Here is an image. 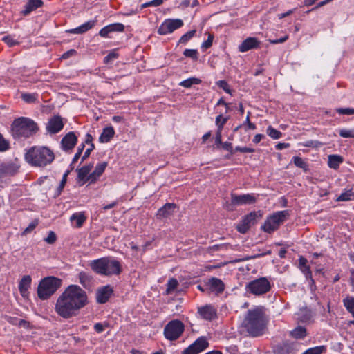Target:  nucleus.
<instances>
[{
  "instance_id": "obj_56",
  "label": "nucleus",
  "mask_w": 354,
  "mask_h": 354,
  "mask_svg": "<svg viewBox=\"0 0 354 354\" xmlns=\"http://www.w3.org/2000/svg\"><path fill=\"white\" fill-rule=\"evenodd\" d=\"M95 149V145L93 143H91V145L89 148H88L86 151L84 152V154L82 157L81 162H84L85 160H86L88 156H90L91 151Z\"/></svg>"
},
{
  "instance_id": "obj_24",
  "label": "nucleus",
  "mask_w": 354,
  "mask_h": 354,
  "mask_svg": "<svg viewBox=\"0 0 354 354\" xmlns=\"http://www.w3.org/2000/svg\"><path fill=\"white\" fill-rule=\"evenodd\" d=\"M222 118V115H219L216 118V124L218 126V130L216 133V144L217 145L222 144V140H221V132L222 129L223 128V126L227 122L228 118H223V121L221 124H219V120Z\"/></svg>"
},
{
  "instance_id": "obj_7",
  "label": "nucleus",
  "mask_w": 354,
  "mask_h": 354,
  "mask_svg": "<svg viewBox=\"0 0 354 354\" xmlns=\"http://www.w3.org/2000/svg\"><path fill=\"white\" fill-rule=\"evenodd\" d=\"M257 196L253 194H231V201L226 202L225 208L229 211L234 210L235 207L241 205H252L256 203Z\"/></svg>"
},
{
  "instance_id": "obj_32",
  "label": "nucleus",
  "mask_w": 354,
  "mask_h": 354,
  "mask_svg": "<svg viewBox=\"0 0 354 354\" xmlns=\"http://www.w3.org/2000/svg\"><path fill=\"white\" fill-rule=\"evenodd\" d=\"M290 335L295 339H301L306 337V330L303 326H297L290 332Z\"/></svg>"
},
{
  "instance_id": "obj_23",
  "label": "nucleus",
  "mask_w": 354,
  "mask_h": 354,
  "mask_svg": "<svg viewBox=\"0 0 354 354\" xmlns=\"http://www.w3.org/2000/svg\"><path fill=\"white\" fill-rule=\"evenodd\" d=\"M274 352L275 354H293L294 348L292 344L283 342L277 345L274 348Z\"/></svg>"
},
{
  "instance_id": "obj_31",
  "label": "nucleus",
  "mask_w": 354,
  "mask_h": 354,
  "mask_svg": "<svg viewBox=\"0 0 354 354\" xmlns=\"http://www.w3.org/2000/svg\"><path fill=\"white\" fill-rule=\"evenodd\" d=\"M86 217L84 215V213L82 212L74 213L70 218L71 221L76 222V227H81L83 223L85 222Z\"/></svg>"
},
{
  "instance_id": "obj_10",
  "label": "nucleus",
  "mask_w": 354,
  "mask_h": 354,
  "mask_svg": "<svg viewBox=\"0 0 354 354\" xmlns=\"http://www.w3.org/2000/svg\"><path fill=\"white\" fill-rule=\"evenodd\" d=\"M183 25V21L181 19H167L158 28V32L160 35H166L171 33L175 30L180 28Z\"/></svg>"
},
{
  "instance_id": "obj_18",
  "label": "nucleus",
  "mask_w": 354,
  "mask_h": 354,
  "mask_svg": "<svg viewBox=\"0 0 354 354\" xmlns=\"http://www.w3.org/2000/svg\"><path fill=\"white\" fill-rule=\"evenodd\" d=\"M113 295V289H97L96 300L99 304L106 303Z\"/></svg>"
},
{
  "instance_id": "obj_6",
  "label": "nucleus",
  "mask_w": 354,
  "mask_h": 354,
  "mask_svg": "<svg viewBox=\"0 0 354 354\" xmlns=\"http://www.w3.org/2000/svg\"><path fill=\"white\" fill-rule=\"evenodd\" d=\"M289 216L288 210L277 212L267 218L261 229L266 232L272 233L277 230Z\"/></svg>"
},
{
  "instance_id": "obj_54",
  "label": "nucleus",
  "mask_w": 354,
  "mask_h": 354,
  "mask_svg": "<svg viewBox=\"0 0 354 354\" xmlns=\"http://www.w3.org/2000/svg\"><path fill=\"white\" fill-rule=\"evenodd\" d=\"M336 111L339 114L353 115L354 114V109L351 108H338Z\"/></svg>"
},
{
  "instance_id": "obj_57",
  "label": "nucleus",
  "mask_w": 354,
  "mask_h": 354,
  "mask_svg": "<svg viewBox=\"0 0 354 354\" xmlns=\"http://www.w3.org/2000/svg\"><path fill=\"white\" fill-rule=\"evenodd\" d=\"M118 54L115 53V51H112L110 53L108 54L107 56L104 57V62L109 63L110 61L118 58Z\"/></svg>"
},
{
  "instance_id": "obj_17",
  "label": "nucleus",
  "mask_w": 354,
  "mask_h": 354,
  "mask_svg": "<svg viewBox=\"0 0 354 354\" xmlns=\"http://www.w3.org/2000/svg\"><path fill=\"white\" fill-rule=\"evenodd\" d=\"M19 167L14 163H3L0 165V178L13 176L18 171Z\"/></svg>"
},
{
  "instance_id": "obj_30",
  "label": "nucleus",
  "mask_w": 354,
  "mask_h": 354,
  "mask_svg": "<svg viewBox=\"0 0 354 354\" xmlns=\"http://www.w3.org/2000/svg\"><path fill=\"white\" fill-rule=\"evenodd\" d=\"M203 292L207 290V294L212 299L216 297L224 298L226 294L224 292L225 289H200Z\"/></svg>"
},
{
  "instance_id": "obj_15",
  "label": "nucleus",
  "mask_w": 354,
  "mask_h": 354,
  "mask_svg": "<svg viewBox=\"0 0 354 354\" xmlns=\"http://www.w3.org/2000/svg\"><path fill=\"white\" fill-rule=\"evenodd\" d=\"M77 138L74 132L68 133L61 141L62 147L64 151L72 149L76 145Z\"/></svg>"
},
{
  "instance_id": "obj_22",
  "label": "nucleus",
  "mask_w": 354,
  "mask_h": 354,
  "mask_svg": "<svg viewBox=\"0 0 354 354\" xmlns=\"http://www.w3.org/2000/svg\"><path fill=\"white\" fill-rule=\"evenodd\" d=\"M245 288H271V284L266 277H260L248 283Z\"/></svg>"
},
{
  "instance_id": "obj_1",
  "label": "nucleus",
  "mask_w": 354,
  "mask_h": 354,
  "mask_svg": "<svg viewBox=\"0 0 354 354\" xmlns=\"http://www.w3.org/2000/svg\"><path fill=\"white\" fill-rule=\"evenodd\" d=\"M87 304L88 297L82 289H65L57 299L55 310L61 317L68 319L76 316Z\"/></svg>"
},
{
  "instance_id": "obj_42",
  "label": "nucleus",
  "mask_w": 354,
  "mask_h": 354,
  "mask_svg": "<svg viewBox=\"0 0 354 354\" xmlns=\"http://www.w3.org/2000/svg\"><path fill=\"white\" fill-rule=\"evenodd\" d=\"M183 55L187 57L192 58L193 60H197L198 58V53L195 49H186L183 52Z\"/></svg>"
},
{
  "instance_id": "obj_5",
  "label": "nucleus",
  "mask_w": 354,
  "mask_h": 354,
  "mask_svg": "<svg viewBox=\"0 0 354 354\" xmlns=\"http://www.w3.org/2000/svg\"><path fill=\"white\" fill-rule=\"evenodd\" d=\"M91 269L102 275H118L121 272L120 263L112 257H102L90 263Z\"/></svg>"
},
{
  "instance_id": "obj_47",
  "label": "nucleus",
  "mask_w": 354,
  "mask_h": 354,
  "mask_svg": "<svg viewBox=\"0 0 354 354\" xmlns=\"http://www.w3.org/2000/svg\"><path fill=\"white\" fill-rule=\"evenodd\" d=\"M195 33L196 30H194L187 32L180 37L179 42L183 44L187 43L189 39H191L194 37Z\"/></svg>"
},
{
  "instance_id": "obj_37",
  "label": "nucleus",
  "mask_w": 354,
  "mask_h": 354,
  "mask_svg": "<svg viewBox=\"0 0 354 354\" xmlns=\"http://www.w3.org/2000/svg\"><path fill=\"white\" fill-rule=\"evenodd\" d=\"M326 351V346H319L313 348H310L305 351L302 354H322Z\"/></svg>"
},
{
  "instance_id": "obj_2",
  "label": "nucleus",
  "mask_w": 354,
  "mask_h": 354,
  "mask_svg": "<svg viewBox=\"0 0 354 354\" xmlns=\"http://www.w3.org/2000/svg\"><path fill=\"white\" fill-rule=\"evenodd\" d=\"M39 130L37 124L32 120L21 117L15 119L11 125L12 135L15 139H26L35 135Z\"/></svg>"
},
{
  "instance_id": "obj_12",
  "label": "nucleus",
  "mask_w": 354,
  "mask_h": 354,
  "mask_svg": "<svg viewBox=\"0 0 354 354\" xmlns=\"http://www.w3.org/2000/svg\"><path fill=\"white\" fill-rule=\"evenodd\" d=\"M198 313L203 319L211 321L216 317V309L211 305H205L198 308Z\"/></svg>"
},
{
  "instance_id": "obj_46",
  "label": "nucleus",
  "mask_w": 354,
  "mask_h": 354,
  "mask_svg": "<svg viewBox=\"0 0 354 354\" xmlns=\"http://www.w3.org/2000/svg\"><path fill=\"white\" fill-rule=\"evenodd\" d=\"M80 281L84 287L90 286L91 278L84 272L80 273Z\"/></svg>"
},
{
  "instance_id": "obj_13",
  "label": "nucleus",
  "mask_w": 354,
  "mask_h": 354,
  "mask_svg": "<svg viewBox=\"0 0 354 354\" xmlns=\"http://www.w3.org/2000/svg\"><path fill=\"white\" fill-rule=\"evenodd\" d=\"M62 280L57 277L50 276L42 279L37 288H60Z\"/></svg>"
},
{
  "instance_id": "obj_64",
  "label": "nucleus",
  "mask_w": 354,
  "mask_h": 354,
  "mask_svg": "<svg viewBox=\"0 0 354 354\" xmlns=\"http://www.w3.org/2000/svg\"><path fill=\"white\" fill-rule=\"evenodd\" d=\"M178 286V282L177 279H176L174 278H171L167 282V288H177Z\"/></svg>"
},
{
  "instance_id": "obj_40",
  "label": "nucleus",
  "mask_w": 354,
  "mask_h": 354,
  "mask_svg": "<svg viewBox=\"0 0 354 354\" xmlns=\"http://www.w3.org/2000/svg\"><path fill=\"white\" fill-rule=\"evenodd\" d=\"M207 284L209 285L210 288H224L225 286L223 282L221 279L215 277L209 279Z\"/></svg>"
},
{
  "instance_id": "obj_60",
  "label": "nucleus",
  "mask_w": 354,
  "mask_h": 354,
  "mask_svg": "<svg viewBox=\"0 0 354 354\" xmlns=\"http://www.w3.org/2000/svg\"><path fill=\"white\" fill-rule=\"evenodd\" d=\"M288 39V35H286L284 37L278 39H269V42L272 44H278L285 42Z\"/></svg>"
},
{
  "instance_id": "obj_55",
  "label": "nucleus",
  "mask_w": 354,
  "mask_h": 354,
  "mask_svg": "<svg viewBox=\"0 0 354 354\" xmlns=\"http://www.w3.org/2000/svg\"><path fill=\"white\" fill-rule=\"evenodd\" d=\"M84 144L82 143L81 145L79 146L78 149H77V153L75 154L73 158V160H72V164L76 162L78 159L80 158V157L82 155V153L84 150Z\"/></svg>"
},
{
  "instance_id": "obj_45",
  "label": "nucleus",
  "mask_w": 354,
  "mask_h": 354,
  "mask_svg": "<svg viewBox=\"0 0 354 354\" xmlns=\"http://www.w3.org/2000/svg\"><path fill=\"white\" fill-rule=\"evenodd\" d=\"M303 145L304 147H307L319 148V147H322L323 145H324V143L320 141H318V140H310L306 141L305 143H304Z\"/></svg>"
},
{
  "instance_id": "obj_48",
  "label": "nucleus",
  "mask_w": 354,
  "mask_h": 354,
  "mask_svg": "<svg viewBox=\"0 0 354 354\" xmlns=\"http://www.w3.org/2000/svg\"><path fill=\"white\" fill-rule=\"evenodd\" d=\"M293 162L297 167L306 169L307 165L301 158L298 156L293 157Z\"/></svg>"
},
{
  "instance_id": "obj_3",
  "label": "nucleus",
  "mask_w": 354,
  "mask_h": 354,
  "mask_svg": "<svg viewBox=\"0 0 354 354\" xmlns=\"http://www.w3.org/2000/svg\"><path fill=\"white\" fill-rule=\"evenodd\" d=\"M243 326L252 337L262 335L266 327V320L263 312L259 309L249 310L243 321Z\"/></svg>"
},
{
  "instance_id": "obj_36",
  "label": "nucleus",
  "mask_w": 354,
  "mask_h": 354,
  "mask_svg": "<svg viewBox=\"0 0 354 354\" xmlns=\"http://www.w3.org/2000/svg\"><path fill=\"white\" fill-rule=\"evenodd\" d=\"M354 199V192L352 189L346 190L342 193L337 198V201H348Z\"/></svg>"
},
{
  "instance_id": "obj_16",
  "label": "nucleus",
  "mask_w": 354,
  "mask_h": 354,
  "mask_svg": "<svg viewBox=\"0 0 354 354\" xmlns=\"http://www.w3.org/2000/svg\"><path fill=\"white\" fill-rule=\"evenodd\" d=\"M260 41L254 37H248L245 39L239 46L240 52H246L249 50L259 47Z\"/></svg>"
},
{
  "instance_id": "obj_33",
  "label": "nucleus",
  "mask_w": 354,
  "mask_h": 354,
  "mask_svg": "<svg viewBox=\"0 0 354 354\" xmlns=\"http://www.w3.org/2000/svg\"><path fill=\"white\" fill-rule=\"evenodd\" d=\"M37 295L38 297L42 299L45 300L50 297L57 289H37Z\"/></svg>"
},
{
  "instance_id": "obj_14",
  "label": "nucleus",
  "mask_w": 354,
  "mask_h": 354,
  "mask_svg": "<svg viewBox=\"0 0 354 354\" xmlns=\"http://www.w3.org/2000/svg\"><path fill=\"white\" fill-rule=\"evenodd\" d=\"M177 206L175 203H166L163 207L160 208L157 212V218L158 219L167 218L172 216Z\"/></svg>"
},
{
  "instance_id": "obj_35",
  "label": "nucleus",
  "mask_w": 354,
  "mask_h": 354,
  "mask_svg": "<svg viewBox=\"0 0 354 354\" xmlns=\"http://www.w3.org/2000/svg\"><path fill=\"white\" fill-rule=\"evenodd\" d=\"M201 82V80L200 79H198L196 77H191V78H188L185 80L182 81L181 82H180L179 85L183 87L189 88L192 87V85L199 84Z\"/></svg>"
},
{
  "instance_id": "obj_26",
  "label": "nucleus",
  "mask_w": 354,
  "mask_h": 354,
  "mask_svg": "<svg viewBox=\"0 0 354 354\" xmlns=\"http://www.w3.org/2000/svg\"><path fill=\"white\" fill-rule=\"evenodd\" d=\"M192 345L194 347L198 353H199L208 347L209 343L205 337L201 336L192 343Z\"/></svg>"
},
{
  "instance_id": "obj_9",
  "label": "nucleus",
  "mask_w": 354,
  "mask_h": 354,
  "mask_svg": "<svg viewBox=\"0 0 354 354\" xmlns=\"http://www.w3.org/2000/svg\"><path fill=\"white\" fill-rule=\"evenodd\" d=\"M261 217V214L260 211L250 212L243 218L237 225L236 230L241 234L246 233L257 223V220Z\"/></svg>"
},
{
  "instance_id": "obj_53",
  "label": "nucleus",
  "mask_w": 354,
  "mask_h": 354,
  "mask_svg": "<svg viewBox=\"0 0 354 354\" xmlns=\"http://www.w3.org/2000/svg\"><path fill=\"white\" fill-rule=\"evenodd\" d=\"M9 148V143L0 133V151H4Z\"/></svg>"
},
{
  "instance_id": "obj_21",
  "label": "nucleus",
  "mask_w": 354,
  "mask_h": 354,
  "mask_svg": "<svg viewBox=\"0 0 354 354\" xmlns=\"http://www.w3.org/2000/svg\"><path fill=\"white\" fill-rule=\"evenodd\" d=\"M93 167V164H88L76 169V171L77 172V179L79 181L82 182V185L86 183V179L89 175Z\"/></svg>"
},
{
  "instance_id": "obj_43",
  "label": "nucleus",
  "mask_w": 354,
  "mask_h": 354,
  "mask_svg": "<svg viewBox=\"0 0 354 354\" xmlns=\"http://www.w3.org/2000/svg\"><path fill=\"white\" fill-rule=\"evenodd\" d=\"M32 279L29 275H25L21 279L18 288H28L31 285Z\"/></svg>"
},
{
  "instance_id": "obj_19",
  "label": "nucleus",
  "mask_w": 354,
  "mask_h": 354,
  "mask_svg": "<svg viewBox=\"0 0 354 354\" xmlns=\"http://www.w3.org/2000/svg\"><path fill=\"white\" fill-rule=\"evenodd\" d=\"M96 22V20L88 21L83 24L80 26L73 29H71L67 32L73 34H83L87 32L88 30H91L95 25Z\"/></svg>"
},
{
  "instance_id": "obj_8",
  "label": "nucleus",
  "mask_w": 354,
  "mask_h": 354,
  "mask_svg": "<svg viewBox=\"0 0 354 354\" xmlns=\"http://www.w3.org/2000/svg\"><path fill=\"white\" fill-rule=\"evenodd\" d=\"M184 331L183 324L178 320L169 322L164 328V335L166 339L173 341L180 337Z\"/></svg>"
},
{
  "instance_id": "obj_25",
  "label": "nucleus",
  "mask_w": 354,
  "mask_h": 354,
  "mask_svg": "<svg viewBox=\"0 0 354 354\" xmlns=\"http://www.w3.org/2000/svg\"><path fill=\"white\" fill-rule=\"evenodd\" d=\"M42 0H28L25 6V10L23 11L24 15L30 14L32 10L40 8L43 5Z\"/></svg>"
},
{
  "instance_id": "obj_11",
  "label": "nucleus",
  "mask_w": 354,
  "mask_h": 354,
  "mask_svg": "<svg viewBox=\"0 0 354 354\" xmlns=\"http://www.w3.org/2000/svg\"><path fill=\"white\" fill-rule=\"evenodd\" d=\"M63 127L62 118L59 115H55L49 120L46 129L50 133L55 134L60 131Z\"/></svg>"
},
{
  "instance_id": "obj_62",
  "label": "nucleus",
  "mask_w": 354,
  "mask_h": 354,
  "mask_svg": "<svg viewBox=\"0 0 354 354\" xmlns=\"http://www.w3.org/2000/svg\"><path fill=\"white\" fill-rule=\"evenodd\" d=\"M182 354H198L194 347L191 344L187 348H185Z\"/></svg>"
},
{
  "instance_id": "obj_34",
  "label": "nucleus",
  "mask_w": 354,
  "mask_h": 354,
  "mask_svg": "<svg viewBox=\"0 0 354 354\" xmlns=\"http://www.w3.org/2000/svg\"><path fill=\"white\" fill-rule=\"evenodd\" d=\"M344 306L354 317V297H346L343 299Z\"/></svg>"
},
{
  "instance_id": "obj_59",
  "label": "nucleus",
  "mask_w": 354,
  "mask_h": 354,
  "mask_svg": "<svg viewBox=\"0 0 354 354\" xmlns=\"http://www.w3.org/2000/svg\"><path fill=\"white\" fill-rule=\"evenodd\" d=\"M235 151H239L241 153H253L254 151V149L252 148L247 147H236L235 148Z\"/></svg>"
},
{
  "instance_id": "obj_49",
  "label": "nucleus",
  "mask_w": 354,
  "mask_h": 354,
  "mask_svg": "<svg viewBox=\"0 0 354 354\" xmlns=\"http://www.w3.org/2000/svg\"><path fill=\"white\" fill-rule=\"evenodd\" d=\"M109 27L111 31L113 32H123L124 30V26L121 23H115L109 25Z\"/></svg>"
},
{
  "instance_id": "obj_58",
  "label": "nucleus",
  "mask_w": 354,
  "mask_h": 354,
  "mask_svg": "<svg viewBox=\"0 0 354 354\" xmlns=\"http://www.w3.org/2000/svg\"><path fill=\"white\" fill-rule=\"evenodd\" d=\"M111 32V31L108 25L100 30L99 35L102 37H109V34Z\"/></svg>"
},
{
  "instance_id": "obj_4",
  "label": "nucleus",
  "mask_w": 354,
  "mask_h": 354,
  "mask_svg": "<svg viewBox=\"0 0 354 354\" xmlns=\"http://www.w3.org/2000/svg\"><path fill=\"white\" fill-rule=\"evenodd\" d=\"M26 158L32 165L45 167L54 160L55 154L46 147H32L26 153Z\"/></svg>"
},
{
  "instance_id": "obj_44",
  "label": "nucleus",
  "mask_w": 354,
  "mask_h": 354,
  "mask_svg": "<svg viewBox=\"0 0 354 354\" xmlns=\"http://www.w3.org/2000/svg\"><path fill=\"white\" fill-rule=\"evenodd\" d=\"M339 136L345 138H354V129H340L339 131Z\"/></svg>"
},
{
  "instance_id": "obj_20",
  "label": "nucleus",
  "mask_w": 354,
  "mask_h": 354,
  "mask_svg": "<svg viewBox=\"0 0 354 354\" xmlns=\"http://www.w3.org/2000/svg\"><path fill=\"white\" fill-rule=\"evenodd\" d=\"M296 315L299 322L306 323L310 321L313 317V313L309 308L305 307L300 308Z\"/></svg>"
},
{
  "instance_id": "obj_28",
  "label": "nucleus",
  "mask_w": 354,
  "mask_h": 354,
  "mask_svg": "<svg viewBox=\"0 0 354 354\" xmlns=\"http://www.w3.org/2000/svg\"><path fill=\"white\" fill-rule=\"evenodd\" d=\"M344 158L339 155H330L328 156V165L330 168L337 169L339 168V165L343 162Z\"/></svg>"
},
{
  "instance_id": "obj_38",
  "label": "nucleus",
  "mask_w": 354,
  "mask_h": 354,
  "mask_svg": "<svg viewBox=\"0 0 354 354\" xmlns=\"http://www.w3.org/2000/svg\"><path fill=\"white\" fill-rule=\"evenodd\" d=\"M21 98L27 103H34L37 101L38 95L37 93H23Z\"/></svg>"
},
{
  "instance_id": "obj_61",
  "label": "nucleus",
  "mask_w": 354,
  "mask_h": 354,
  "mask_svg": "<svg viewBox=\"0 0 354 354\" xmlns=\"http://www.w3.org/2000/svg\"><path fill=\"white\" fill-rule=\"evenodd\" d=\"M270 289H250V293L254 295H262L266 294Z\"/></svg>"
},
{
  "instance_id": "obj_52",
  "label": "nucleus",
  "mask_w": 354,
  "mask_h": 354,
  "mask_svg": "<svg viewBox=\"0 0 354 354\" xmlns=\"http://www.w3.org/2000/svg\"><path fill=\"white\" fill-rule=\"evenodd\" d=\"M216 84L218 85V87L223 89L226 93L231 94V90L226 81L219 80L216 82Z\"/></svg>"
},
{
  "instance_id": "obj_29",
  "label": "nucleus",
  "mask_w": 354,
  "mask_h": 354,
  "mask_svg": "<svg viewBox=\"0 0 354 354\" xmlns=\"http://www.w3.org/2000/svg\"><path fill=\"white\" fill-rule=\"evenodd\" d=\"M308 261L304 257H300L299 259V266L301 272L306 275V278L311 277V271L310 267L308 266Z\"/></svg>"
},
{
  "instance_id": "obj_51",
  "label": "nucleus",
  "mask_w": 354,
  "mask_h": 354,
  "mask_svg": "<svg viewBox=\"0 0 354 354\" xmlns=\"http://www.w3.org/2000/svg\"><path fill=\"white\" fill-rule=\"evenodd\" d=\"M57 240V236L55 233L53 231H50L46 238L44 239V241L47 242L48 244H53L55 243Z\"/></svg>"
},
{
  "instance_id": "obj_50",
  "label": "nucleus",
  "mask_w": 354,
  "mask_h": 354,
  "mask_svg": "<svg viewBox=\"0 0 354 354\" xmlns=\"http://www.w3.org/2000/svg\"><path fill=\"white\" fill-rule=\"evenodd\" d=\"M213 39L214 35L209 34L207 39L202 44L201 48L203 50H207V48H210L212 45Z\"/></svg>"
},
{
  "instance_id": "obj_41",
  "label": "nucleus",
  "mask_w": 354,
  "mask_h": 354,
  "mask_svg": "<svg viewBox=\"0 0 354 354\" xmlns=\"http://www.w3.org/2000/svg\"><path fill=\"white\" fill-rule=\"evenodd\" d=\"M106 167L107 162H102L97 164L93 171L94 174L97 175V176H101Z\"/></svg>"
},
{
  "instance_id": "obj_39",
  "label": "nucleus",
  "mask_w": 354,
  "mask_h": 354,
  "mask_svg": "<svg viewBox=\"0 0 354 354\" xmlns=\"http://www.w3.org/2000/svg\"><path fill=\"white\" fill-rule=\"evenodd\" d=\"M266 133L273 139H279L282 136V133L281 131L274 129L272 126H269L267 128Z\"/></svg>"
},
{
  "instance_id": "obj_63",
  "label": "nucleus",
  "mask_w": 354,
  "mask_h": 354,
  "mask_svg": "<svg viewBox=\"0 0 354 354\" xmlns=\"http://www.w3.org/2000/svg\"><path fill=\"white\" fill-rule=\"evenodd\" d=\"M37 224L38 223L37 221H33L31 223H30L29 225L24 230V234H26L30 232L32 230H33L36 227Z\"/></svg>"
},
{
  "instance_id": "obj_27",
  "label": "nucleus",
  "mask_w": 354,
  "mask_h": 354,
  "mask_svg": "<svg viewBox=\"0 0 354 354\" xmlns=\"http://www.w3.org/2000/svg\"><path fill=\"white\" fill-rule=\"evenodd\" d=\"M115 131L112 127H108L103 129L101 133L99 141L102 143L109 142L111 139L114 136Z\"/></svg>"
}]
</instances>
